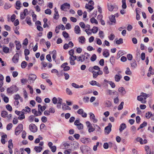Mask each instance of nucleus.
I'll return each instance as SVG.
<instances>
[{"label":"nucleus","mask_w":154,"mask_h":154,"mask_svg":"<svg viewBox=\"0 0 154 154\" xmlns=\"http://www.w3.org/2000/svg\"><path fill=\"white\" fill-rule=\"evenodd\" d=\"M57 26L58 27V29H61L62 30H63L65 29V27L64 25L62 24L60 25Z\"/></svg>","instance_id":"de8ad7c7"},{"label":"nucleus","mask_w":154,"mask_h":154,"mask_svg":"<svg viewBox=\"0 0 154 154\" xmlns=\"http://www.w3.org/2000/svg\"><path fill=\"white\" fill-rule=\"evenodd\" d=\"M62 108L63 110L67 109L70 110L71 109V108L69 106L66 105L65 103H63Z\"/></svg>","instance_id":"6ab92c4d"},{"label":"nucleus","mask_w":154,"mask_h":154,"mask_svg":"<svg viewBox=\"0 0 154 154\" xmlns=\"http://www.w3.org/2000/svg\"><path fill=\"white\" fill-rule=\"evenodd\" d=\"M27 65V63L25 61H23L22 62L21 64V66L22 68H25Z\"/></svg>","instance_id":"37998d69"},{"label":"nucleus","mask_w":154,"mask_h":154,"mask_svg":"<svg viewBox=\"0 0 154 154\" xmlns=\"http://www.w3.org/2000/svg\"><path fill=\"white\" fill-rule=\"evenodd\" d=\"M77 113L82 115V116L84 118H85L87 117V114L84 112L83 109H79Z\"/></svg>","instance_id":"1a4fd4ad"},{"label":"nucleus","mask_w":154,"mask_h":154,"mask_svg":"<svg viewBox=\"0 0 154 154\" xmlns=\"http://www.w3.org/2000/svg\"><path fill=\"white\" fill-rule=\"evenodd\" d=\"M36 78L37 76L33 74H30L29 76L28 80H29L30 82L33 83Z\"/></svg>","instance_id":"6e6552de"},{"label":"nucleus","mask_w":154,"mask_h":154,"mask_svg":"<svg viewBox=\"0 0 154 154\" xmlns=\"http://www.w3.org/2000/svg\"><path fill=\"white\" fill-rule=\"evenodd\" d=\"M25 118V116L24 114L22 113L18 117V119L19 120H22L24 119Z\"/></svg>","instance_id":"ea45409f"},{"label":"nucleus","mask_w":154,"mask_h":154,"mask_svg":"<svg viewBox=\"0 0 154 154\" xmlns=\"http://www.w3.org/2000/svg\"><path fill=\"white\" fill-rule=\"evenodd\" d=\"M26 21L29 25H31L32 24L30 18L28 16L26 17Z\"/></svg>","instance_id":"cd10ccee"},{"label":"nucleus","mask_w":154,"mask_h":154,"mask_svg":"<svg viewBox=\"0 0 154 154\" xmlns=\"http://www.w3.org/2000/svg\"><path fill=\"white\" fill-rule=\"evenodd\" d=\"M46 58L47 59L49 62H51V57L50 54H48L47 55Z\"/></svg>","instance_id":"774afa93"},{"label":"nucleus","mask_w":154,"mask_h":154,"mask_svg":"<svg viewBox=\"0 0 154 154\" xmlns=\"http://www.w3.org/2000/svg\"><path fill=\"white\" fill-rule=\"evenodd\" d=\"M24 52L25 55H28L30 53L29 51L27 49H25Z\"/></svg>","instance_id":"338daca9"},{"label":"nucleus","mask_w":154,"mask_h":154,"mask_svg":"<svg viewBox=\"0 0 154 154\" xmlns=\"http://www.w3.org/2000/svg\"><path fill=\"white\" fill-rule=\"evenodd\" d=\"M108 9L109 11H112L114 8L113 6L111 4H108Z\"/></svg>","instance_id":"2f4dec72"},{"label":"nucleus","mask_w":154,"mask_h":154,"mask_svg":"<svg viewBox=\"0 0 154 154\" xmlns=\"http://www.w3.org/2000/svg\"><path fill=\"white\" fill-rule=\"evenodd\" d=\"M8 147L9 148H13V144L12 142V140L10 139L8 142Z\"/></svg>","instance_id":"72a5a7b5"},{"label":"nucleus","mask_w":154,"mask_h":154,"mask_svg":"<svg viewBox=\"0 0 154 154\" xmlns=\"http://www.w3.org/2000/svg\"><path fill=\"white\" fill-rule=\"evenodd\" d=\"M27 87L29 89L30 93L32 94L33 93V91L32 87L29 85H28L27 86Z\"/></svg>","instance_id":"bf43d9fd"},{"label":"nucleus","mask_w":154,"mask_h":154,"mask_svg":"<svg viewBox=\"0 0 154 154\" xmlns=\"http://www.w3.org/2000/svg\"><path fill=\"white\" fill-rule=\"evenodd\" d=\"M110 20L111 22L115 23L116 21L115 16L113 15L111 16L110 17Z\"/></svg>","instance_id":"c9c22d12"},{"label":"nucleus","mask_w":154,"mask_h":154,"mask_svg":"<svg viewBox=\"0 0 154 154\" xmlns=\"http://www.w3.org/2000/svg\"><path fill=\"white\" fill-rule=\"evenodd\" d=\"M122 78V76L121 75H116L114 76L115 80L116 82H119Z\"/></svg>","instance_id":"ddd939ff"},{"label":"nucleus","mask_w":154,"mask_h":154,"mask_svg":"<svg viewBox=\"0 0 154 154\" xmlns=\"http://www.w3.org/2000/svg\"><path fill=\"white\" fill-rule=\"evenodd\" d=\"M52 36V32H49L47 34V37L50 39Z\"/></svg>","instance_id":"0e129e2a"},{"label":"nucleus","mask_w":154,"mask_h":154,"mask_svg":"<svg viewBox=\"0 0 154 154\" xmlns=\"http://www.w3.org/2000/svg\"><path fill=\"white\" fill-rule=\"evenodd\" d=\"M97 58V56L95 54H93L91 57V60L92 61H94Z\"/></svg>","instance_id":"a19ab883"},{"label":"nucleus","mask_w":154,"mask_h":154,"mask_svg":"<svg viewBox=\"0 0 154 154\" xmlns=\"http://www.w3.org/2000/svg\"><path fill=\"white\" fill-rule=\"evenodd\" d=\"M9 48L5 46H4L3 48V52L5 53H7L9 52Z\"/></svg>","instance_id":"473e14b6"},{"label":"nucleus","mask_w":154,"mask_h":154,"mask_svg":"<svg viewBox=\"0 0 154 154\" xmlns=\"http://www.w3.org/2000/svg\"><path fill=\"white\" fill-rule=\"evenodd\" d=\"M115 37V35L112 34H111L109 36V39L111 40H113L114 39Z\"/></svg>","instance_id":"680f3d73"},{"label":"nucleus","mask_w":154,"mask_h":154,"mask_svg":"<svg viewBox=\"0 0 154 154\" xmlns=\"http://www.w3.org/2000/svg\"><path fill=\"white\" fill-rule=\"evenodd\" d=\"M77 128L79 130L82 129L83 128V125L82 124H79L77 126Z\"/></svg>","instance_id":"4d7b16f0"},{"label":"nucleus","mask_w":154,"mask_h":154,"mask_svg":"<svg viewBox=\"0 0 154 154\" xmlns=\"http://www.w3.org/2000/svg\"><path fill=\"white\" fill-rule=\"evenodd\" d=\"M112 125L111 123H109L108 125L105 128V133L107 134H109L111 131Z\"/></svg>","instance_id":"0eeeda50"},{"label":"nucleus","mask_w":154,"mask_h":154,"mask_svg":"<svg viewBox=\"0 0 154 154\" xmlns=\"http://www.w3.org/2000/svg\"><path fill=\"white\" fill-rule=\"evenodd\" d=\"M126 128V125L124 123H122L119 127V130L120 132H122Z\"/></svg>","instance_id":"dca6fc26"},{"label":"nucleus","mask_w":154,"mask_h":154,"mask_svg":"<svg viewBox=\"0 0 154 154\" xmlns=\"http://www.w3.org/2000/svg\"><path fill=\"white\" fill-rule=\"evenodd\" d=\"M82 55L83 62H84L85 63H88L89 62L90 54L85 53L84 55Z\"/></svg>","instance_id":"f03ea898"},{"label":"nucleus","mask_w":154,"mask_h":154,"mask_svg":"<svg viewBox=\"0 0 154 154\" xmlns=\"http://www.w3.org/2000/svg\"><path fill=\"white\" fill-rule=\"evenodd\" d=\"M36 1L38 4L40 5H42L44 3L43 0H36Z\"/></svg>","instance_id":"69168bd1"},{"label":"nucleus","mask_w":154,"mask_h":154,"mask_svg":"<svg viewBox=\"0 0 154 154\" xmlns=\"http://www.w3.org/2000/svg\"><path fill=\"white\" fill-rule=\"evenodd\" d=\"M137 99L138 100L141 101L143 103H146V101L144 99L142 96H141V95L137 96Z\"/></svg>","instance_id":"2eb2a0df"},{"label":"nucleus","mask_w":154,"mask_h":154,"mask_svg":"<svg viewBox=\"0 0 154 154\" xmlns=\"http://www.w3.org/2000/svg\"><path fill=\"white\" fill-rule=\"evenodd\" d=\"M11 7V6L10 5L8 4H5L4 6V8L5 9H8L10 8Z\"/></svg>","instance_id":"864d4df0"},{"label":"nucleus","mask_w":154,"mask_h":154,"mask_svg":"<svg viewBox=\"0 0 154 154\" xmlns=\"http://www.w3.org/2000/svg\"><path fill=\"white\" fill-rule=\"evenodd\" d=\"M140 95L141 96H142L143 98L145 100L146 99L147 97H148L149 96V94H147L143 92H142L141 93Z\"/></svg>","instance_id":"5701e85b"},{"label":"nucleus","mask_w":154,"mask_h":154,"mask_svg":"<svg viewBox=\"0 0 154 154\" xmlns=\"http://www.w3.org/2000/svg\"><path fill=\"white\" fill-rule=\"evenodd\" d=\"M18 88L15 85H12L7 89V92L8 93L13 94L15 93L18 90Z\"/></svg>","instance_id":"f257e3e1"},{"label":"nucleus","mask_w":154,"mask_h":154,"mask_svg":"<svg viewBox=\"0 0 154 154\" xmlns=\"http://www.w3.org/2000/svg\"><path fill=\"white\" fill-rule=\"evenodd\" d=\"M103 55L106 57H108L109 55L108 50L107 49L105 50L103 52Z\"/></svg>","instance_id":"aec40b11"},{"label":"nucleus","mask_w":154,"mask_h":154,"mask_svg":"<svg viewBox=\"0 0 154 154\" xmlns=\"http://www.w3.org/2000/svg\"><path fill=\"white\" fill-rule=\"evenodd\" d=\"M85 8L88 9H89L90 11H91L94 8V7L91 5H90L88 4H86L85 5Z\"/></svg>","instance_id":"4be33fe9"},{"label":"nucleus","mask_w":154,"mask_h":154,"mask_svg":"<svg viewBox=\"0 0 154 154\" xmlns=\"http://www.w3.org/2000/svg\"><path fill=\"white\" fill-rule=\"evenodd\" d=\"M142 137L143 138L137 137L136 138V140L137 141L139 142L141 144L146 143H147V140L146 139L145 136L143 135Z\"/></svg>","instance_id":"7ed1b4c3"},{"label":"nucleus","mask_w":154,"mask_h":154,"mask_svg":"<svg viewBox=\"0 0 154 154\" xmlns=\"http://www.w3.org/2000/svg\"><path fill=\"white\" fill-rule=\"evenodd\" d=\"M19 54L18 53L16 54L12 58V60L13 62L15 63H17L19 60Z\"/></svg>","instance_id":"9b49d317"},{"label":"nucleus","mask_w":154,"mask_h":154,"mask_svg":"<svg viewBox=\"0 0 154 154\" xmlns=\"http://www.w3.org/2000/svg\"><path fill=\"white\" fill-rule=\"evenodd\" d=\"M74 32L76 34H80V33L81 30L79 27L78 26H76L74 27Z\"/></svg>","instance_id":"4468645a"},{"label":"nucleus","mask_w":154,"mask_h":154,"mask_svg":"<svg viewBox=\"0 0 154 154\" xmlns=\"http://www.w3.org/2000/svg\"><path fill=\"white\" fill-rule=\"evenodd\" d=\"M16 6L17 7L16 8L17 10H19L21 7V3L20 1H17L16 2Z\"/></svg>","instance_id":"c756f323"},{"label":"nucleus","mask_w":154,"mask_h":154,"mask_svg":"<svg viewBox=\"0 0 154 154\" xmlns=\"http://www.w3.org/2000/svg\"><path fill=\"white\" fill-rule=\"evenodd\" d=\"M29 129L30 131L33 132H36L38 130L37 126L33 124H31L29 126Z\"/></svg>","instance_id":"423d86ee"},{"label":"nucleus","mask_w":154,"mask_h":154,"mask_svg":"<svg viewBox=\"0 0 154 154\" xmlns=\"http://www.w3.org/2000/svg\"><path fill=\"white\" fill-rule=\"evenodd\" d=\"M89 98L88 97H85L83 98V100L84 102L87 103L88 102Z\"/></svg>","instance_id":"052dcab7"},{"label":"nucleus","mask_w":154,"mask_h":154,"mask_svg":"<svg viewBox=\"0 0 154 154\" xmlns=\"http://www.w3.org/2000/svg\"><path fill=\"white\" fill-rule=\"evenodd\" d=\"M69 53L70 56V57H72L75 56L73 55V54H74V50L73 49H71L69 51Z\"/></svg>","instance_id":"c03bdc74"},{"label":"nucleus","mask_w":154,"mask_h":154,"mask_svg":"<svg viewBox=\"0 0 154 154\" xmlns=\"http://www.w3.org/2000/svg\"><path fill=\"white\" fill-rule=\"evenodd\" d=\"M123 39L122 38H120L119 40H116V43L117 45H119L123 43Z\"/></svg>","instance_id":"79ce46f5"},{"label":"nucleus","mask_w":154,"mask_h":154,"mask_svg":"<svg viewBox=\"0 0 154 154\" xmlns=\"http://www.w3.org/2000/svg\"><path fill=\"white\" fill-rule=\"evenodd\" d=\"M79 42L81 43L82 44H83L85 42V38L84 36L80 37L79 38Z\"/></svg>","instance_id":"bb28decb"},{"label":"nucleus","mask_w":154,"mask_h":154,"mask_svg":"<svg viewBox=\"0 0 154 154\" xmlns=\"http://www.w3.org/2000/svg\"><path fill=\"white\" fill-rule=\"evenodd\" d=\"M67 94L69 95H71L72 94V93L70 90L69 88H67L66 90Z\"/></svg>","instance_id":"09e8293b"},{"label":"nucleus","mask_w":154,"mask_h":154,"mask_svg":"<svg viewBox=\"0 0 154 154\" xmlns=\"http://www.w3.org/2000/svg\"><path fill=\"white\" fill-rule=\"evenodd\" d=\"M90 21L91 23H95L97 24H98V22L97 20L95 19L94 17H92L90 19Z\"/></svg>","instance_id":"e433bc0d"},{"label":"nucleus","mask_w":154,"mask_h":154,"mask_svg":"<svg viewBox=\"0 0 154 154\" xmlns=\"http://www.w3.org/2000/svg\"><path fill=\"white\" fill-rule=\"evenodd\" d=\"M1 116L2 117L4 118H7L8 120H10L12 116L11 114L8 115V112L5 111H2Z\"/></svg>","instance_id":"20e7f679"},{"label":"nucleus","mask_w":154,"mask_h":154,"mask_svg":"<svg viewBox=\"0 0 154 154\" xmlns=\"http://www.w3.org/2000/svg\"><path fill=\"white\" fill-rule=\"evenodd\" d=\"M152 114L151 112H148L146 114V117L147 119H149L151 116L152 117Z\"/></svg>","instance_id":"a18cd8bd"},{"label":"nucleus","mask_w":154,"mask_h":154,"mask_svg":"<svg viewBox=\"0 0 154 154\" xmlns=\"http://www.w3.org/2000/svg\"><path fill=\"white\" fill-rule=\"evenodd\" d=\"M118 91L121 92L122 95L125 94L126 93L124 88L122 87L119 88L118 89Z\"/></svg>","instance_id":"a211bd4d"},{"label":"nucleus","mask_w":154,"mask_h":154,"mask_svg":"<svg viewBox=\"0 0 154 154\" xmlns=\"http://www.w3.org/2000/svg\"><path fill=\"white\" fill-rule=\"evenodd\" d=\"M34 149L36 152H39L41 151L42 148L41 146H35V147Z\"/></svg>","instance_id":"412c9836"},{"label":"nucleus","mask_w":154,"mask_h":154,"mask_svg":"<svg viewBox=\"0 0 154 154\" xmlns=\"http://www.w3.org/2000/svg\"><path fill=\"white\" fill-rule=\"evenodd\" d=\"M104 72L106 74L109 73V71L108 69V68L107 66H105L103 69Z\"/></svg>","instance_id":"3c124183"},{"label":"nucleus","mask_w":154,"mask_h":154,"mask_svg":"<svg viewBox=\"0 0 154 154\" xmlns=\"http://www.w3.org/2000/svg\"><path fill=\"white\" fill-rule=\"evenodd\" d=\"M125 73L126 75H131L132 74V72L128 67L126 68V70L125 72Z\"/></svg>","instance_id":"7c9ffc66"},{"label":"nucleus","mask_w":154,"mask_h":154,"mask_svg":"<svg viewBox=\"0 0 154 154\" xmlns=\"http://www.w3.org/2000/svg\"><path fill=\"white\" fill-rule=\"evenodd\" d=\"M23 129V125L22 124H20L17 127L15 130V134L17 135H18Z\"/></svg>","instance_id":"39448f33"},{"label":"nucleus","mask_w":154,"mask_h":154,"mask_svg":"<svg viewBox=\"0 0 154 154\" xmlns=\"http://www.w3.org/2000/svg\"><path fill=\"white\" fill-rule=\"evenodd\" d=\"M52 53H53V54L52 56V58L56 62L55 59L56 56V51L55 50H54L52 51Z\"/></svg>","instance_id":"49530a36"},{"label":"nucleus","mask_w":154,"mask_h":154,"mask_svg":"<svg viewBox=\"0 0 154 154\" xmlns=\"http://www.w3.org/2000/svg\"><path fill=\"white\" fill-rule=\"evenodd\" d=\"M103 31H100L99 33V37L101 38H103L104 37V35H103Z\"/></svg>","instance_id":"13d9d810"},{"label":"nucleus","mask_w":154,"mask_h":154,"mask_svg":"<svg viewBox=\"0 0 154 154\" xmlns=\"http://www.w3.org/2000/svg\"><path fill=\"white\" fill-rule=\"evenodd\" d=\"M45 13L46 14L50 15L51 13V10L49 9H47L45 11Z\"/></svg>","instance_id":"5fc2aeb1"},{"label":"nucleus","mask_w":154,"mask_h":154,"mask_svg":"<svg viewBox=\"0 0 154 154\" xmlns=\"http://www.w3.org/2000/svg\"><path fill=\"white\" fill-rule=\"evenodd\" d=\"M124 105V102H121L120 104L118 106V109L119 110H122L123 108V106Z\"/></svg>","instance_id":"58836bf2"},{"label":"nucleus","mask_w":154,"mask_h":154,"mask_svg":"<svg viewBox=\"0 0 154 154\" xmlns=\"http://www.w3.org/2000/svg\"><path fill=\"white\" fill-rule=\"evenodd\" d=\"M63 36L65 38H67L69 37V35L68 33L66 32V31H63Z\"/></svg>","instance_id":"6e6d98bb"},{"label":"nucleus","mask_w":154,"mask_h":154,"mask_svg":"<svg viewBox=\"0 0 154 154\" xmlns=\"http://www.w3.org/2000/svg\"><path fill=\"white\" fill-rule=\"evenodd\" d=\"M69 59L70 60V63L71 65H74L75 64L74 60H76L77 59V57L76 56L72 57H70Z\"/></svg>","instance_id":"f8f14e48"},{"label":"nucleus","mask_w":154,"mask_h":154,"mask_svg":"<svg viewBox=\"0 0 154 154\" xmlns=\"http://www.w3.org/2000/svg\"><path fill=\"white\" fill-rule=\"evenodd\" d=\"M147 125V123L145 122H144L143 123L141 124L140 125V128H143L144 127L146 126Z\"/></svg>","instance_id":"e2e57ef3"},{"label":"nucleus","mask_w":154,"mask_h":154,"mask_svg":"<svg viewBox=\"0 0 154 154\" xmlns=\"http://www.w3.org/2000/svg\"><path fill=\"white\" fill-rule=\"evenodd\" d=\"M90 119L94 123H96L97 121V119L95 118V116L94 114L92 112L90 113Z\"/></svg>","instance_id":"9d476101"},{"label":"nucleus","mask_w":154,"mask_h":154,"mask_svg":"<svg viewBox=\"0 0 154 154\" xmlns=\"http://www.w3.org/2000/svg\"><path fill=\"white\" fill-rule=\"evenodd\" d=\"M82 55L77 57L76 60L78 62H83Z\"/></svg>","instance_id":"c85d7f7f"},{"label":"nucleus","mask_w":154,"mask_h":154,"mask_svg":"<svg viewBox=\"0 0 154 154\" xmlns=\"http://www.w3.org/2000/svg\"><path fill=\"white\" fill-rule=\"evenodd\" d=\"M7 135L5 134V135H3L2 136V139L1 140V141L2 143L4 144H5V138H7Z\"/></svg>","instance_id":"b1692460"},{"label":"nucleus","mask_w":154,"mask_h":154,"mask_svg":"<svg viewBox=\"0 0 154 154\" xmlns=\"http://www.w3.org/2000/svg\"><path fill=\"white\" fill-rule=\"evenodd\" d=\"M131 66L132 67L134 68L137 66V63L135 61H132L131 63Z\"/></svg>","instance_id":"f704fd0d"},{"label":"nucleus","mask_w":154,"mask_h":154,"mask_svg":"<svg viewBox=\"0 0 154 154\" xmlns=\"http://www.w3.org/2000/svg\"><path fill=\"white\" fill-rule=\"evenodd\" d=\"M122 7L124 9H125L127 8L126 0H122Z\"/></svg>","instance_id":"393cba45"},{"label":"nucleus","mask_w":154,"mask_h":154,"mask_svg":"<svg viewBox=\"0 0 154 154\" xmlns=\"http://www.w3.org/2000/svg\"><path fill=\"white\" fill-rule=\"evenodd\" d=\"M105 103V106L107 107H110L112 105L111 103L109 100H107L106 101Z\"/></svg>","instance_id":"a878e982"},{"label":"nucleus","mask_w":154,"mask_h":154,"mask_svg":"<svg viewBox=\"0 0 154 154\" xmlns=\"http://www.w3.org/2000/svg\"><path fill=\"white\" fill-rule=\"evenodd\" d=\"M16 44V48L17 50H19L21 48V45L20 42L15 41L14 42Z\"/></svg>","instance_id":"f3484780"},{"label":"nucleus","mask_w":154,"mask_h":154,"mask_svg":"<svg viewBox=\"0 0 154 154\" xmlns=\"http://www.w3.org/2000/svg\"><path fill=\"white\" fill-rule=\"evenodd\" d=\"M12 124L11 123H9L8 124L6 127V128L7 130H9L12 128Z\"/></svg>","instance_id":"603ef678"},{"label":"nucleus","mask_w":154,"mask_h":154,"mask_svg":"<svg viewBox=\"0 0 154 154\" xmlns=\"http://www.w3.org/2000/svg\"><path fill=\"white\" fill-rule=\"evenodd\" d=\"M98 28L97 27L94 26L91 29L92 32L94 33H95L97 32Z\"/></svg>","instance_id":"4c0bfd02"},{"label":"nucleus","mask_w":154,"mask_h":154,"mask_svg":"<svg viewBox=\"0 0 154 154\" xmlns=\"http://www.w3.org/2000/svg\"><path fill=\"white\" fill-rule=\"evenodd\" d=\"M6 108L9 111H11L12 110L11 106L9 104H7L6 106Z\"/></svg>","instance_id":"8fccbe9b"}]
</instances>
